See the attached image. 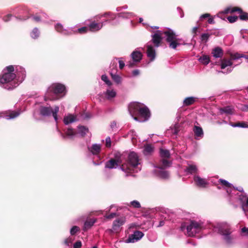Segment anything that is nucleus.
<instances>
[{
  "instance_id": "28",
  "label": "nucleus",
  "mask_w": 248,
  "mask_h": 248,
  "mask_svg": "<svg viewBox=\"0 0 248 248\" xmlns=\"http://www.w3.org/2000/svg\"><path fill=\"white\" fill-rule=\"evenodd\" d=\"M131 56L134 62H139L142 59V55L140 51L135 50L131 53Z\"/></svg>"
},
{
  "instance_id": "29",
  "label": "nucleus",
  "mask_w": 248,
  "mask_h": 248,
  "mask_svg": "<svg viewBox=\"0 0 248 248\" xmlns=\"http://www.w3.org/2000/svg\"><path fill=\"white\" fill-rule=\"evenodd\" d=\"M77 121V118L72 114H68L65 116L63 119V122L65 125H68Z\"/></svg>"
},
{
  "instance_id": "10",
  "label": "nucleus",
  "mask_w": 248,
  "mask_h": 248,
  "mask_svg": "<svg viewBox=\"0 0 248 248\" xmlns=\"http://www.w3.org/2000/svg\"><path fill=\"white\" fill-rule=\"evenodd\" d=\"M15 68L14 73L16 75V80L21 83L25 78L26 72L24 68L19 65L14 66Z\"/></svg>"
},
{
  "instance_id": "59",
  "label": "nucleus",
  "mask_w": 248,
  "mask_h": 248,
  "mask_svg": "<svg viewBox=\"0 0 248 248\" xmlns=\"http://www.w3.org/2000/svg\"><path fill=\"white\" fill-rule=\"evenodd\" d=\"M12 16L13 15L11 13L8 14L2 17V20L5 22H8L11 20Z\"/></svg>"
},
{
  "instance_id": "1",
  "label": "nucleus",
  "mask_w": 248,
  "mask_h": 248,
  "mask_svg": "<svg viewBox=\"0 0 248 248\" xmlns=\"http://www.w3.org/2000/svg\"><path fill=\"white\" fill-rule=\"evenodd\" d=\"M128 111L133 119L140 122H144L150 117L147 107L139 102L131 103L128 106Z\"/></svg>"
},
{
  "instance_id": "63",
  "label": "nucleus",
  "mask_w": 248,
  "mask_h": 248,
  "mask_svg": "<svg viewBox=\"0 0 248 248\" xmlns=\"http://www.w3.org/2000/svg\"><path fill=\"white\" fill-rule=\"evenodd\" d=\"M231 11L232 13L238 12L240 14L242 12L243 10H242L241 8L236 7L232 8V9H231Z\"/></svg>"
},
{
  "instance_id": "52",
  "label": "nucleus",
  "mask_w": 248,
  "mask_h": 248,
  "mask_svg": "<svg viewBox=\"0 0 248 248\" xmlns=\"http://www.w3.org/2000/svg\"><path fill=\"white\" fill-rule=\"evenodd\" d=\"M136 171H124V176L127 178H134L136 177Z\"/></svg>"
},
{
  "instance_id": "24",
  "label": "nucleus",
  "mask_w": 248,
  "mask_h": 248,
  "mask_svg": "<svg viewBox=\"0 0 248 248\" xmlns=\"http://www.w3.org/2000/svg\"><path fill=\"white\" fill-rule=\"evenodd\" d=\"M147 56L151 61H153L155 58V49L151 45H147Z\"/></svg>"
},
{
  "instance_id": "43",
  "label": "nucleus",
  "mask_w": 248,
  "mask_h": 248,
  "mask_svg": "<svg viewBox=\"0 0 248 248\" xmlns=\"http://www.w3.org/2000/svg\"><path fill=\"white\" fill-rule=\"evenodd\" d=\"M107 16H110V18L112 20H113L115 18V16L112 15L111 13H105L102 15H98L95 16V18L97 21L99 19L103 17H107Z\"/></svg>"
},
{
  "instance_id": "14",
  "label": "nucleus",
  "mask_w": 248,
  "mask_h": 248,
  "mask_svg": "<svg viewBox=\"0 0 248 248\" xmlns=\"http://www.w3.org/2000/svg\"><path fill=\"white\" fill-rule=\"evenodd\" d=\"M144 234L140 231H137L130 235L128 238L126 239L125 242L127 243H135L140 240L143 236Z\"/></svg>"
},
{
  "instance_id": "7",
  "label": "nucleus",
  "mask_w": 248,
  "mask_h": 248,
  "mask_svg": "<svg viewBox=\"0 0 248 248\" xmlns=\"http://www.w3.org/2000/svg\"><path fill=\"white\" fill-rule=\"evenodd\" d=\"M185 229L187 230V234L188 236L193 237L196 234L199 233L202 230V226L201 223L196 221H192L190 223L186 226V224H182L181 226V230L184 231Z\"/></svg>"
},
{
  "instance_id": "38",
  "label": "nucleus",
  "mask_w": 248,
  "mask_h": 248,
  "mask_svg": "<svg viewBox=\"0 0 248 248\" xmlns=\"http://www.w3.org/2000/svg\"><path fill=\"white\" fill-rule=\"evenodd\" d=\"M199 61L203 64L207 65L210 62V57L207 55H202L198 59Z\"/></svg>"
},
{
  "instance_id": "34",
  "label": "nucleus",
  "mask_w": 248,
  "mask_h": 248,
  "mask_svg": "<svg viewBox=\"0 0 248 248\" xmlns=\"http://www.w3.org/2000/svg\"><path fill=\"white\" fill-rule=\"evenodd\" d=\"M134 14L132 12H120L117 14V16L118 17L125 19L130 18L134 17Z\"/></svg>"
},
{
  "instance_id": "31",
  "label": "nucleus",
  "mask_w": 248,
  "mask_h": 248,
  "mask_svg": "<svg viewBox=\"0 0 248 248\" xmlns=\"http://www.w3.org/2000/svg\"><path fill=\"white\" fill-rule=\"evenodd\" d=\"M104 94L107 99L111 100L116 96V92L114 89H108Z\"/></svg>"
},
{
  "instance_id": "39",
  "label": "nucleus",
  "mask_w": 248,
  "mask_h": 248,
  "mask_svg": "<svg viewBox=\"0 0 248 248\" xmlns=\"http://www.w3.org/2000/svg\"><path fill=\"white\" fill-rule=\"evenodd\" d=\"M30 35L33 39H37L40 35V31L39 29L37 28H33L30 33Z\"/></svg>"
},
{
  "instance_id": "36",
  "label": "nucleus",
  "mask_w": 248,
  "mask_h": 248,
  "mask_svg": "<svg viewBox=\"0 0 248 248\" xmlns=\"http://www.w3.org/2000/svg\"><path fill=\"white\" fill-rule=\"evenodd\" d=\"M220 114L226 113L227 114H232L233 113V109L230 106H227L219 109Z\"/></svg>"
},
{
  "instance_id": "19",
  "label": "nucleus",
  "mask_w": 248,
  "mask_h": 248,
  "mask_svg": "<svg viewBox=\"0 0 248 248\" xmlns=\"http://www.w3.org/2000/svg\"><path fill=\"white\" fill-rule=\"evenodd\" d=\"M239 200L244 212L248 211V197H247L246 194H241L239 197Z\"/></svg>"
},
{
  "instance_id": "6",
  "label": "nucleus",
  "mask_w": 248,
  "mask_h": 248,
  "mask_svg": "<svg viewBox=\"0 0 248 248\" xmlns=\"http://www.w3.org/2000/svg\"><path fill=\"white\" fill-rule=\"evenodd\" d=\"M40 115L44 117H48L51 115L54 118L56 123L58 122V113L59 111V107L56 106L53 109L50 106L41 105L39 108Z\"/></svg>"
},
{
  "instance_id": "22",
  "label": "nucleus",
  "mask_w": 248,
  "mask_h": 248,
  "mask_svg": "<svg viewBox=\"0 0 248 248\" xmlns=\"http://www.w3.org/2000/svg\"><path fill=\"white\" fill-rule=\"evenodd\" d=\"M152 175L160 180H167L170 177L169 171H152Z\"/></svg>"
},
{
  "instance_id": "2",
  "label": "nucleus",
  "mask_w": 248,
  "mask_h": 248,
  "mask_svg": "<svg viewBox=\"0 0 248 248\" xmlns=\"http://www.w3.org/2000/svg\"><path fill=\"white\" fill-rule=\"evenodd\" d=\"M13 65L6 67L0 75V86L7 90H12L18 85Z\"/></svg>"
},
{
  "instance_id": "30",
  "label": "nucleus",
  "mask_w": 248,
  "mask_h": 248,
  "mask_svg": "<svg viewBox=\"0 0 248 248\" xmlns=\"http://www.w3.org/2000/svg\"><path fill=\"white\" fill-rule=\"evenodd\" d=\"M89 150L93 155H97L100 152L101 145L99 144H93L89 147Z\"/></svg>"
},
{
  "instance_id": "51",
  "label": "nucleus",
  "mask_w": 248,
  "mask_h": 248,
  "mask_svg": "<svg viewBox=\"0 0 248 248\" xmlns=\"http://www.w3.org/2000/svg\"><path fill=\"white\" fill-rule=\"evenodd\" d=\"M241 56H242V54H240L237 52L233 53V54L232 53L230 55L231 60L232 61L238 60L240 58H242Z\"/></svg>"
},
{
  "instance_id": "50",
  "label": "nucleus",
  "mask_w": 248,
  "mask_h": 248,
  "mask_svg": "<svg viewBox=\"0 0 248 248\" xmlns=\"http://www.w3.org/2000/svg\"><path fill=\"white\" fill-rule=\"evenodd\" d=\"M239 18L242 21H248V13L242 11L239 16Z\"/></svg>"
},
{
  "instance_id": "41",
  "label": "nucleus",
  "mask_w": 248,
  "mask_h": 248,
  "mask_svg": "<svg viewBox=\"0 0 248 248\" xmlns=\"http://www.w3.org/2000/svg\"><path fill=\"white\" fill-rule=\"evenodd\" d=\"M112 79L117 84H120L122 82V78L117 74H113L112 72H110Z\"/></svg>"
},
{
  "instance_id": "13",
  "label": "nucleus",
  "mask_w": 248,
  "mask_h": 248,
  "mask_svg": "<svg viewBox=\"0 0 248 248\" xmlns=\"http://www.w3.org/2000/svg\"><path fill=\"white\" fill-rule=\"evenodd\" d=\"M194 181L196 186L200 188H206L209 185V182L207 181V179L201 178L199 176H194Z\"/></svg>"
},
{
  "instance_id": "42",
  "label": "nucleus",
  "mask_w": 248,
  "mask_h": 248,
  "mask_svg": "<svg viewBox=\"0 0 248 248\" xmlns=\"http://www.w3.org/2000/svg\"><path fill=\"white\" fill-rule=\"evenodd\" d=\"M170 166V162L165 159H163L161 161V166L158 167L160 170L167 169Z\"/></svg>"
},
{
  "instance_id": "57",
  "label": "nucleus",
  "mask_w": 248,
  "mask_h": 248,
  "mask_svg": "<svg viewBox=\"0 0 248 248\" xmlns=\"http://www.w3.org/2000/svg\"><path fill=\"white\" fill-rule=\"evenodd\" d=\"M198 169L196 165L194 164H188V167L185 170H197Z\"/></svg>"
},
{
  "instance_id": "56",
  "label": "nucleus",
  "mask_w": 248,
  "mask_h": 248,
  "mask_svg": "<svg viewBox=\"0 0 248 248\" xmlns=\"http://www.w3.org/2000/svg\"><path fill=\"white\" fill-rule=\"evenodd\" d=\"M130 204L133 207L135 208H140L141 207L140 203L136 200L131 202Z\"/></svg>"
},
{
  "instance_id": "17",
  "label": "nucleus",
  "mask_w": 248,
  "mask_h": 248,
  "mask_svg": "<svg viewBox=\"0 0 248 248\" xmlns=\"http://www.w3.org/2000/svg\"><path fill=\"white\" fill-rule=\"evenodd\" d=\"M120 167L122 170H125L124 165H121L116 160L113 159H110L105 164V167L109 169H116L118 167Z\"/></svg>"
},
{
  "instance_id": "15",
  "label": "nucleus",
  "mask_w": 248,
  "mask_h": 248,
  "mask_svg": "<svg viewBox=\"0 0 248 248\" xmlns=\"http://www.w3.org/2000/svg\"><path fill=\"white\" fill-rule=\"evenodd\" d=\"M125 217L124 216L117 217L113 222V230L115 232L119 231L121 227L125 223Z\"/></svg>"
},
{
  "instance_id": "55",
  "label": "nucleus",
  "mask_w": 248,
  "mask_h": 248,
  "mask_svg": "<svg viewBox=\"0 0 248 248\" xmlns=\"http://www.w3.org/2000/svg\"><path fill=\"white\" fill-rule=\"evenodd\" d=\"M80 230L79 227L77 226H74L70 230V234L72 235L75 234Z\"/></svg>"
},
{
  "instance_id": "9",
  "label": "nucleus",
  "mask_w": 248,
  "mask_h": 248,
  "mask_svg": "<svg viewBox=\"0 0 248 248\" xmlns=\"http://www.w3.org/2000/svg\"><path fill=\"white\" fill-rule=\"evenodd\" d=\"M150 32L152 33L151 37L152 40L151 42L153 44H154L155 46L156 47H158L162 40V35H163V31L161 30H149Z\"/></svg>"
},
{
  "instance_id": "5",
  "label": "nucleus",
  "mask_w": 248,
  "mask_h": 248,
  "mask_svg": "<svg viewBox=\"0 0 248 248\" xmlns=\"http://www.w3.org/2000/svg\"><path fill=\"white\" fill-rule=\"evenodd\" d=\"M163 35H165V40L171 48L176 49L177 46L182 44L181 42L182 40L177 38L175 32L169 28L163 30Z\"/></svg>"
},
{
  "instance_id": "4",
  "label": "nucleus",
  "mask_w": 248,
  "mask_h": 248,
  "mask_svg": "<svg viewBox=\"0 0 248 248\" xmlns=\"http://www.w3.org/2000/svg\"><path fill=\"white\" fill-rule=\"evenodd\" d=\"M214 231L222 236L223 239L228 244L232 243L233 237L231 235L230 225L226 222L217 223L214 226Z\"/></svg>"
},
{
  "instance_id": "60",
  "label": "nucleus",
  "mask_w": 248,
  "mask_h": 248,
  "mask_svg": "<svg viewBox=\"0 0 248 248\" xmlns=\"http://www.w3.org/2000/svg\"><path fill=\"white\" fill-rule=\"evenodd\" d=\"M227 19L230 23H234L236 21L238 17L237 16H230L227 17Z\"/></svg>"
},
{
  "instance_id": "25",
  "label": "nucleus",
  "mask_w": 248,
  "mask_h": 248,
  "mask_svg": "<svg viewBox=\"0 0 248 248\" xmlns=\"http://www.w3.org/2000/svg\"><path fill=\"white\" fill-rule=\"evenodd\" d=\"M219 184H220L226 190L227 192L229 194L231 192V189L233 187L232 185L227 181L222 179H219Z\"/></svg>"
},
{
  "instance_id": "53",
  "label": "nucleus",
  "mask_w": 248,
  "mask_h": 248,
  "mask_svg": "<svg viewBox=\"0 0 248 248\" xmlns=\"http://www.w3.org/2000/svg\"><path fill=\"white\" fill-rule=\"evenodd\" d=\"M42 22L45 23H49V20L47 19V15L44 13H41L40 14Z\"/></svg>"
},
{
  "instance_id": "16",
  "label": "nucleus",
  "mask_w": 248,
  "mask_h": 248,
  "mask_svg": "<svg viewBox=\"0 0 248 248\" xmlns=\"http://www.w3.org/2000/svg\"><path fill=\"white\" fill-rule=\"evenodd\" d=\"M10 12L12 13L14 16L18 19H22L21 15L25 14L27 12V9L24 7H17L12 9Z\"/></svg>"
},
{
  "instance_id": "21",
  "label": "nucleus",
  "mask_w": 248,
  "mask_h": 248,
  "mask_svg": "<svg viewBox=\"0 0 248 248\" xmlns=\"http://www.w3.org/2000/svg\"><path fill=\"white\" fill-rule=\"evenodd\" d=\"M239 200L244 212L248 211V197H247L246 194H241L239 197Z\"/></svg>"
},
{
  "instance_id": "62",
  "label": "nucleus",
  "mask_w": 248,
  "mask_h": 248,
  "mask_svg": "<svg viewBox=\"0 0 248 248\" xmlns=\"http://www.w3.org/2000/svg\"><path fill=\"white\" fill-rule=\"evenodd\" d=\"M111 145V139L109 137H108L106 139V146L107 147H110Z\"/></svg>"
},
{
  "instance_id": "47",
  "label": "nucleus",
  "mask_w": 248,
  "mask_h": 248,
  "mask_svg": "<svg viewBox=\"0 0 248 248\" xmlns=\"http://www.w3.org/2000/svg\"><path fill=\"white\" fill-rule=\"evenodd\" d=\"M153 151V147L149 144H147L145 146L144 150H143V154L145 155H148L151 154Z\"/></svg>"
},
{
  "instance_id": "18",
  "label": "nucleus",
  "mask_w": 248,
  "mask_h": 248,
  "mask_svg": "<svg viewBox=\"0 0 248 248\" xmlns=\"http://www.w3.org/2000/svg\"><path fill=\"white\" fill-rule=\"evenodd\" d=\"M109 22V20H105L104 22L96 23L94 21L91 22L88 26V28L92 31H99L103 26L105 22Z\"/></svg>"
},
{
  "instance_id": "33",
  "label": "nucleus",
  "mask_w": 248,
  "mask_h": 248,
  "mask_svg": "<svg viewBox=\"0 0 248 248\" xmlns=\"http://www.w3.org/2000/svg\"><path fill=\"white\" fill-rule=\"evenodd\" d=\"M20 114V111H10L5 116V117L7 120L13 119L18 116Z\"/></svg>"
},
{
  "instance_id": "46",
  "label": "nucleus",
  "mask_w": 248,
  "mask_h": 248,
  "mask_svg": "<svg viewBox=\"0 0 248 248\" xmlns=\"http://www.w3.org/2000/svg\"><path fill=\"white\" fill-rule=\"evenodd\" d=\"M114 158H113L117 161L119 163L122 165L123 160H122V155L119 152H117L114 153Z\"/></svg>"
},
{
  "instance_id": "35",
  "label": "nucleus",
  "mask_w": 248,
  "mask_h": 248,
  "mask_svg": "<svg viewBox=\"0 0 248 248\" xmlns=\"http://www.w3.org/2000/svg\"><path fill=\"white\" fill-rule=\"evenodd\" d=\"M196 98L191 96L186 98L183 101V106H188L194 104L196 100Z\"/></svg>"
},
{
  "instance_id": "27",
  "label": "nucleus",
  "mask_w": 248,
  "mask_h": 248,
  "mask_svg": "<svg viewBox=\"0 0 248 248\" xmlns=\"http://www.w3.org/2000/svg\"><path fill=\"white\" fill-rule=\"evenodd\" d=\"M96 219L95 218H90L86 220L84 222L83 230L84 231L90 229L96 222Z\"/></svg>"
},
{
  "instance_id": "11",
  "label": "nucleus",
  "mask_w": 248,
  "mask_h": 248,
  "mask_svg": "<svg viewBox=\"0 0 248 248\" xmlns=\"http://www.w3.org/2000/svg\"><path fill=\"white\" fill-rule=\"evenodd\" d=\"M128 160L129 164L133 168L140 164L139 156L134 152H130L128 155Z\"/></svg>"
},
{
  "instance_id": "44",
  "label": "nucleus",
  "mask_w": 248,
  "mask_h": 248,
  "mask_svg": "<svg viewBox=\"0 0 248 248\" xmlns=\"http://www.w3.org/2000/svg\"><path fill=\"white\" fill-rule=\"evenodd\" d=\"M88 132V128L84 126H79L78 127V133L81 136H84Z\"/></svg>"
},
{
  "instance_id": "37",
  "label": "nucleus",
  "mask_w": 248,
  "mask_h": 248,
  "mask_svg": "<svg viewBox=\"0 0 248 248\" xmlns=\"http://www.w3.org/2000/svg\"><path fill=\"white\" fill-rule=\"evenodd\" d=\"M212 34L209 32H204L202 33L200 36V40L201 42L203 43H206Z\"/></svg>"
},
{
  "instance_id": "26",
  "label": "nucleus",
  "mask_w": 248,
  "mask_h": 248,
  "mask_svg": "<svg viewBox=\"0 0 248 248\" xmlns=\"http://www.w3.org/2000/svg\"><path fill=\"white\" fill-rule=\"evenodd\" d=\"M212 54L215 58H220L223 56V51L221 47H216L213 49L212 51Z\"/></svg>"
},
{
  "instance_id": "45",
  "label": "nucleus",
  "mask_w": 248,
  "mask_h": 248,
  "mask_svg": "<svg viewBox=\"0 0 248 248\" xmlns=\"http://www.w3.org/2000/svg\"><path fill=\"white\" fill-rule=\"evenodd\" d=\"M65 134L66 136L69 138H73L76 135V132L74 129L71 128H68L67 130L65 131Z\"/></svg>"
},
{
  "instance_id": "61",
  "label": "nucleus",
  "mask_w": 248,
  "mask_h": 248,
  "mask_svg": "<svg viewBox=\"0 0 248 248\" xmlns=\"http://www.w3.org/2000/svg\"><path fill=\"white\" fill-rule=\"evenodd\" d=\"M73 241V239L72 237H69L65 239L64 243L66 246H69L72 243Z\"/></svg>"
},
{
  "instance_id": "12",
  "label": "nucleus",
  "mask_w": 248,
  "mask_h": 248,
  "mask_svg": "<svg viewBox=\"0 0 248 248\" xmlns=\"http://www.w3.org/2000/svg\"><path fill=\"white\" fill-rule=\"evenodd\" d=\"M55 29L57 32L63 35L68 36L72 35L73 31L71 27L64 28L63 25L61 23H57L55 25Z\"/></svg>"
},
{
  "instance_id": "20",
  "label": "nucleus",
  "mask_w": 248,
  "mask_h": 248,
  "mask_svg": "<svg viewBox=\"0 0 248 248\" xmlns=\"http://www.w3.org/2000/svg\"><path fill=\"white\" fill-rule=\"evenodd\" d=\"M239 200L244 212L248 211V197H247L246 194H241L239 197Z\"/></svg>"
},
{
  "instance_id": "23",
  "label": "nucleus",
  "mask_w": 248,
  "mask_h": 248,
  "mask_svg": "<svg viewBox=\"0 0 248 248\" xmlns=\"http://www.w3.org/2000/svg\"><path fill=\"white\" fill-rule=\"evenodd\" d=\"M193 131L196 140H200L203 137V131L201 127L195 125L193 127Z\"/></svg>"
},
{
  "instance_id": "48",
  "label": "nucleus",
  "mask_w": 248,
  "mask_h": 248,
  "mask_svg": "<svg viewBox=\"0 0 248 248\" xmlns=\"http://www.w3.org/2000/svg\"><path fill=\"white\" fill-rule=\"evenodd\" d=\"M207 181L209 182V184H212L214 186H217L219 182V179L218 180L217 178L216 177L208 178Z\"/></svg>"
},
{
  "instance_id": "40",
  "label": "nucleus",
  "mask_w": 248,
  "mask_h": 248,
  "mask_svg": "<svg viewBox=\"0 0 248 248\" xmlns=\"http://www.w3.org/2000/svg\"><path fill=\"white\" fill-rule=\"evenodd\" d=\"M230 125L233 127H241L248 128V125L244 122H238L236 123H230Z\"/></svg>"
},
{
  "instance_id": "58",
  "label": "nucleus",
  "mask_w": 248,
  "mask_h": 248,
  "mask_svg": "<svg viewBox=\"0 0 248 248\" xmlns=\"http://www.w3.org/2000/svg\"><path fill=\"white\" fill-rule=\"evenodd\" d=\"M241 234L244 236H248V228L243 227L241 229Z\"/></svg>"
},
{
  "instance_id": "54",
  "label": "nucleus",
  "mask_w": 248,
  "mask_h": 248,
  "mask_svg": "<svg viewBox=\"0 0 248 248\" xmlns=\"http://www.w3.org/2000/svg\"><path fill=\"white\" fill-rule=\"evenodd\" d=\"M101 79L104 81L108 86H110L111 85V82L108 79V77L106 75H103L101 76Z\"/></svg>"
},
{
  "instance_id": "49",
  "label": "nucleus",
  "mask_w": 248,
  "mask_h": 248,
  "mask_svg": "<svg viewBox=\"0 0 248 248\" xmlns=\"http://www.w3.org/2000/svg\"><path fill=\"white\" fill-rule=\"evenodd\" d=\"M160 155L162 157L169 158L170 156V153L167 150L163 149H160Z\"/></svg>"
},
{
  "instance_id": "64",
  "label": "nucleus",
  "mask_w": 248,
  "mask_h": 248,
  "mask_svg": "<svg viewBox=\"0 0 248 248\" xmlns=\"http://www.w3.org/2000/svg\"><path fill=\"white\" fill-rule=\"evenodd\" d=\"M82 246L81 242L80 241L76 242L73 246L74 248H80Z\"/></svg>"
},
{
  "instance_id": "32",
  "label": "nucleus",
  "mask_w": 248,
  "mask_h": 248,
  "mask_svg": "<svg viewBox=\"0 0 248 248\" xmlns=\"http://www.w3.org/2000/svg\"><path fill=\"white\" fill-rule=\"evenodd\" d=\"M72 30V34H83L87 32L88 28L87 27H82L78 28L77 30L75 29V27H71Z\"/></svg>"
},
{
  "instance_id": "8",
  "label": "nucleus",
  "mask_w": 248,
  "mask_h": 248,
  "mask_svg": "<svg viewBox=\"0 0 248 248\" xmlns=\"http://www.w3.org/2000/svg\"><path fill=\"white\" fill-rule=\"evenodd\" d=\"M233 63L230 59H223L221 60L220 63V67L222 69H225L223 71H218V73H222L223 74H229L231 73L233 68L237 65L232 66Z\"/></svg>"
},
{
  "instance_id": "3",
  "label": "nucleus",
  "mask_w": 248,
  "mask_h": 248,
  "mask_svg": "<svg viewBox=\"0 0 248 248\" xmlns=\"http://www.w3.org/2000/svg\"><path fill=\"white\" fill-rule=\"evenodd\" d=\"M65 92V87L59 83L51 84L48 88L44 96L46 101L56 100L62 96Z\"/></svg>"
}]
</instances>
